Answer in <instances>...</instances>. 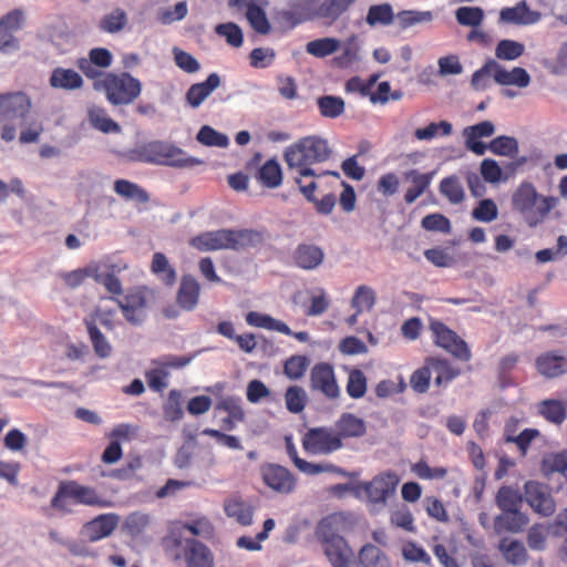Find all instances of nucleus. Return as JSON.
<instances>
[{
  "label": "nucleus",
  "instance_id": "nucleus-32",
  "mask_svg": "<svg viewBox=\"0 0 567 567\" xmlns=\"http://www.w3.org/2000/svg\"><path fill=\"white\" fill-rule=\"evenodd\" d=\"M87 120L92 127L102 133H121L120 124L109 116L106 109H104L103 106L95 104L91 105L87 109Z\"/></svg>",
  "mask_w": 567,
  "mask_h": 567
},
{
  "label": "nucleus",
  "instance_id": "nucleus-48",
  "mask_svg": "<svg viewBox=\"0 0 567 567\" xmlns=\"http://www.w3.org/2000/svg\"><path fill=\"white\" fill-rule=\"evenodd\" d=\"M342 53L336 58V63L341 68H348L359 60V41L355 34L347 38L341 44Z\"/></svg>",
  "mask_w": 567,
  "mask_h": 567
},
{
  "label": "nucleus",
  "instance_id": "nucleus-26",
  "mask_svg": "<svg viewBox=\"0 0 567 567\" xmlns=\"http://www.w3.org/2000/svg\"><path fill=\"white\" fill-rule=\"evenodd\" d=\"M220 76L217 73H210L204 82L192 84L185 95L187 104L197 109L218 86Z\"/></svg>",
  "mask_w": 567,
  "mask_h": 567
},
{
  "label": "nucleus",
  "instance_id": "nucleus-1",
  "mask_svg": "<svg viewBox=\"0 0 567 567\" xmlns=\"http://www.w3.org/2000/svg\"><path fill=\"white\" fill-rule=\"evenodd\" d=\"M264 236L254 229H217L194 236L189 245L199 251L243 250L261 244Z\"/></svg>",
  "mask_w": 567,
  "mask_h": 567
},
{
  "label": "nucleus",
  "instance_id": "nucleus-38",
  "mask_svg": "<svg viewBox=\"0 0 567 567\" xmlns=\"http://www.w3.org/2000/svg\"><path fill=\"white\" fill-rule=\"evenodd\" d=\"M114 192L126 200H135L140 204L150 202L148 193L138 184L127 179H116L114 182Z\"/></svg>",
  "mask_w": 567,
  "mask_h": 567
},
{
  "label": "nucleus",
  "instance_id": "nucleus-28",
  "mask_svg": "<svg viewBox=\"0 0 567 567\" xmlns=\"http://www.w3.org/2000/svg\"><path fill=\"white\" fill-rule=\"evenodd\" d=\"M315 20L310 0L297 3L291 10H282L278 13L279 23L286 29H293L306 21Z\"/></svg>",
  "mask_w": 567,
  "mask_h": 567
},
{
  "label": "nucleus",
  "instance_id": "nucleus-2",
  "mask_svg": "<svg viewBox=\"0 0 567 567\" xmlns=\"http://www.w3.org/2000/svg\"><path fill=\"white\" fill-rule=\"evenodd\" d=\"M553 196H542L532 183L523 182L512 195V207L529 227H536L545 220L557 205Z\"/></svg>",
  "mask_w": 567,
  "mask_h": 567
},
{
  "label": "nucleus",
  "instance_id": "nucleus-29",
  "mask_svg": "<svg viewBox=\"0 0 567 567\" xmlns=\"http://www.w3.org/2000/svg\"><path fill=\"white\" fill-rule=\"evenodd\" d=\"M567 360L564 355L554 351L544 352L536 359V369L539 374L553 379L560 377L566 372L565 364Z\"/></svg>",
  "mask_w": 567,
  "mask_h": 567
},
{
  "label": "nucleus",
  "instance_id": "nucleus-34",
  "mask_svg": "<svg viewBox=\"0 0 567 567\" xmlns=\"http://www.w3.org/2000/svg\"><path fill=\"white\" fill-rule=\"evenodd\" d=\"M256 179L266 188L274 189L282 184V169L276 158L267 159L257 171Z\"/></svg>",
  "mask_w": 567,
  "mask_h": 567
},
{
  "label": "nucleus",
  "instance_id": "nucleus-37",
  "mask_svg": "<svg viewBox=\"0 0 567 567\" xmlns=\"http://www.w3.org/2000/svg\"><path fill=\"white\" fill-rule=\"evenodd\" d=\"M537 410L546 421L560 425L567 417L566 405L555 399H546L538 403Z\"/></svg>",
  "mask_w": 567,
  "mask_h": 567
},
{
  "label": "nucleus",
  "instance_id": "nucleus-52",
  "mask_svg": "<svg viewBox=\"0 0 567 567\" xmlns=\"http://www.w3.org/2000/svg\"><path fill=\"white\" fill-rule=\"evenodd\" d=\"M452 124L447 121L439 123L432 122L425 127H420L414 131V137L419 141H431L436 136H449L452 134Z\"/></svg>",
  "mask_w": 567,
  "mask_h": 567
},
{
  "label": "nucleus",
  "instance_id": "nucleus-51",
  "mask_svg": "<svg viewBox=\"0 0 567 567\" xmlns=\"http://www.w3.org/2000/svg\"><path fill=\"white\" fill-rule=\"evenodd\" d=\"M495 66L496 61L488 59L481 69L473 73L471 86L475 91H485L489 86L491 78L495 81Z\"/></svg>",
  "mask_w": 567,
  "mask_h": 567
},
{
  "label": "nucleus",
  "instance_id": "nucleus-4",
  "mask_svg": "<svg viewBox=\"0 0 567 567\" xmlns=\"http://www.w3.org/2000/svg\"><path fill=\"white\" fill-rule=\"evenodd\" d=\"M332 151L328 141L319 136H306L289 145L284 152L288 168H311L330 158Z\"/></svg>",
  "mask_w": 567,
  "mask_h": 567
},
{
  "label": "nucleus",
  "instance_id": "nucleus-25",
  "mask_svg": "<svg viewBox=\"0 0 567 567\" xmlns=\"http://www.w3.org/2000/svg\"><path fill=\"white\" fill-rule=\"evenodd\" d=\"M218 411H224L227 416L221 420V429L231 431L236 427L237 423L245 420V412L241 406V399L238 396L221 398L215 406Z\"/></svg>",
  "mask_w": 567,
  "mask_h": 567
},
{
  "label": "nucleus",
  "instance_id": "nucleus-17",
  "mask_svg": "<svg viewBox=\"0 0 567 567\" xmlns=\"http://www.w3.org/2000/svg\"><path fill=\"white\" fill-rule=\"evenodd\" d=\"M183 556L187 567H215L210 548L195 538L185 540Z\"/></svg>",
  "mask_w": 567,
  "mask_h": 567
},
{
  "label": "nucleus",
  "instance_id": "nucleus-57",
  "mask_svg": "<svg viewBox=\"0 0 567 567\" xmlns=\"http://www.w3.org/2000/svg\"><path fill=\"white\" fill-rule=\"evenodd\" d=\"M164 416L167 421L175 422L184 416L182 409V393L178 390H171L167 401L163 405Z\"/></svg>",
  "mask_w": 567,
  "mask_h": 567
},
{
  "label": "nucleus",
  "instance_id": "nucleus-55",
  "mask_svg": "<svg viewBox=\"0 0 567 567\" xmlns=\"http://www.w3.org/2000/svg\"><path fill=\"white\" fill-rule=\"evenodd\" d=\"M522 502V496L512 487L502 486L497 492L496 505L502 512L519 509Z\"/></svg>",
  "mask_w": 567,
  "mask_h": 567
},
{
  "label": "nucleus",
  "instance_id": "nucleus-11",
  "mask_svg": "<svg viewBox=\"0 0 567 567\" xmlns=\"http://www.w3.org/2000/svg\"><path fill=\"white\" fill-rule=\"evenodd\" d=\"M309 386L311 391L321 393L330 401L338 400L341 395L333 367L327 362H320L312 367Z\"/></svg>",
  "mask_w": 567,
  "mask_h": 567
},
{
  "label": "nucleus",
  "instance_id": "nucleus-41",
  "mask_svg": "<svg viewBox=\"0 0 567 567\" xmlns=\"http://www.w3.org/2000/svg\"><path fill=\"white\" fill-rule=\"evenodd\" d=\"M505 560L512 565H523L527 560V551L519 540L503 538L498 545Z\"/></svg>",
  "mask_w": 567,
  "mask_h": 567
},
{
  "label": "nucleus",
  "instance_id": "nucleus-27",
  "mask_svg": "<svg viewBox=\"0 0 567 567\" xmlns=\"http://www.w3.org/2000/svg\"><path fill=\"white\" fill-rule=\"evenodd\" d=\"M200 285L192 275H184L176 295L177 305L187 311L193 310L199 300Z\"/></svg>",
  "mask_w": 567,
  "mask_h": 567
},
{
  "label": "nucleus",
  "instance_id": "nucleus-23",
  "mask_svg": "<svg viewBox=\"0 0 567 567\" xmlns=\"http://www.w3.org/2000/svg\"><path fill=\"white\" fill-rule=\"evenodd\" d=\"M295 171L293 181L298 185L300 193L305 196L308 202H315V192L318 188L316 177L321 174H316L312 168H289ZM322 175H332L337 179L340 178L338 172L324 171Z\"/></svg>",
  "mask_w": 567,
  "mask_h": 567
},
{
  "label": "nucleus",
  "instance_id": "nucleus-22",
  "mask_svg": "<svg viewBox=\"0 0 567 567\" xmlns=\"http://www.w3.org/2000/svg\"><path fill=\"white\" fill-rule=\"evenodd\" d=\"M286 450L291 462L301 473L307 475H317L320 473H342V470L332 463L323 462L315 464L299 457L297 449L290 439H287Z\"/></svg>",
  "mask_w": 567,
  "mask_h": 567
},
{
  "label": "nucleus",
  "instance_id": "nucleus-44",
  "mask_svg": "<svg viewBox=\"0 0 567 567\" xmlns=\"http://www.w3.org/2000/svg\"><path fill=\"white\" fill-rule=\"evenodd\" d=\"M439 190L453 205L461 204L465 198L463 185L455 175L444 177L440 182Z\"/></svg>",
  "mask_w": 567,
  "mask_h": 567
},
{
  "label": "nucleus",
  "instance_id": "nucleus-43",
  "mask_svg": "<svg viewBox=\"0 0 567 567\" xmlns=\"http://www.w3.org/2000/svg\"><path fill=\"white\" fill-rule=\"evenodd\" d=\"M246 19L258 34L266 35L271 31V25L265 10L254 2L247 4Z\"/></svg>",
  "mask_w": 567,
  "mask_h": 567
},
{
  "label": "nucleus",
  "instance_id": "nucleus-8",
  "mask_svg": "<svg viewBox=\"0 0 567 567\" xmlns=\"http://www.w3.org/2000/svg\"><path fill=\"white\" fill-rule=\"evenodd\" d=\"M152 291L146 287L131 289L123 299H115L124 319L132 326H140L146 318Z\"/></svg>",
  "mask_w": 567,
  "mask_h": 567
},
{
  "label": "nucleus",
  "instance_id": "nucleus-61",
  "mask_svg": "<svg viewBox=\"0 0 567 567\" xmlns=\"http://www.w3.org/2000/svg\"><path fill=\"white\" fill-rule=\"evenodd\" d=\"M197 141L206 146L226 147L229 143L228 137L214 130L208 125H204L197 133Z\"/></svg>",
  "mask_w": 567,
  "mask_h": 567
},
{
  "label": "nucleus",
  "instance_id": "nucleus-60",
  "mask_svg": "<svg viewBox=\"0 0 567 567\" xmlns=\"http://www.w3.org/2000/svg\"><path fill=\"white\" fill-rule=\"evenodd\" d=\"M215 32L226 39V42L234 47L239 48L243 45L244 37L241 29L234 22L220 23L215 28Z\"/></svg>",
  "mask_w": 567,
  "mask_h": 567
},
{
  "label": "nucleus",
  "instance_id": "nucleus-63",
  "mask_svg": "<svg viewBox=\"0 0 567 567\" xmlns=\"http://www.w3.org/2000/svg\"><path fill=\"white\" fill-rule=\"evenodd\" d=\"M393 20L392 7L388 3L371 6L367 14V23L370 25L390 24Z\"/></svg>",
  "mask_w": 567,
  "mask_h": 567
},
{
  "label": "nucleus",
  "instance_id": "nucleus-47",
  "mask_svg": "<svg viewBox=\"0 0 567 567\" xmlns=\"http://www.w3.org/2000/svg\"><path fill=\"white\" fill-rule=\"evenodd\" d=\"M126 23V12L121 8H116L101 19L99 28L106 33H117L125 28Z\"/></svg>",
  "mask_w": 567,
  "mask_h": 567
},
{
  "label": "nucleus",
  "instance_id": "nucleus-14",
  "mask_svg": "<svg viewBox=\"0 0 567 567\" xmlns=\"http://www.w3.org/2000/svg\"><path fill=\"white\" fill-rule=\"evenodd\" d=\"M69 498L74 504L106 508L112 506V502L103 497L94 487L78 483L76 481H65Z\"/></svg>",
  "mask_w": 567,
  "mask_h": 567
},
{
  "label": "nucleus",
  "instance_id": "nucleus-49",
  "mask_svg": "<svg viewBox=\"0 0 567 567\" xmlns=\"http://www.w3.org/2000/svg\"><path fill=\"white\" fill-rule=\"evenodd\" d=\"M308 402V395L303 388L299 385H291L286 390L285 403L290 413H301Z\"/></svg>",
  "mask_w": 567,
  "mask_h": 567
},
{
  "label": "nucleus",
  "instance_id": "nucleus-31",
  "mask_svg": "<svg viewBox=\"0 0 567 567\" xmlns=\"http://www.w3.org/2000/svg\"><path fill=\"white\" fill-rule=\"evenodd\" d=\"M495 83L503 86L515 85L518 87H526L530 83V75L520 66H515L508 71L496 61Z\"/></svg>",
  "mask_w": 567,
  "mask_h": 567
},
{
  "label": "nucleus",
  "instance_id": "nucleus-16",
  "mask_svg": "<svg viewBox=\"0 0 567 567\" xmlns=\"http://www.w3.org/2000/svg\"><path fill=\"white\" fill-rule=\"evenodd\" d=\"M323 249L315 244L301 243L292 252L293 265L302 270H313L324 260Z\"/></svg>",
  "mask_w": 567,
  "mask_h": 567
},
{
  "label": "nucleus",
  "instance_id": "nucleus-12",
  "mask_svg": "<svg viewBox=\"0 0 567 567\" xmlns=\"http://www.w3.org/2000/svg\"><path fill=\"white\" fill-rule=\"evenodd\" d=\"M260 474L264 484L278 494H290L296 488V477L281 465L265 464L260 468Z\"/></svg>",
  "mask_w": 567,
  "mask_h": 567
},
{
  "label": "nucleus",
  "instance_id": "nucleus-35",
  "mask_svg": "<svg viewBox=\"0 0 567 567\" xmlns=\"http://www.w3.org/2000/svg\"><path fill=\"white\" fill-rule=\"evenodd\" d=\"M358 560L362 567H392L388 555L370 543L360 548Z\"/></svg>",
  "mask_w": 567,
  "mask_h": 567
},
{
  "label": "nucleus",
  "instance_id": "nucleus-54",
  "mask_svg": "<svg viewBox=\"0 0 567 567\" xmlns=\"http://www.w3.org/2000/svg\"><path fill=\"white\" fill-rule=\"evenodd\" d=\"M488 148L495 155L515 157L518 153V143L515 137L502 135L495 137Z\"/></svg>",
  "mask_w": 567,
  "mask_h": 567
},
{
  "label": "nucleus",
  "instance_id": "nucleus-53",
  "mask_svg": "<svg viewBox=\"0 0 567 567\" xmlns=\"http://www.w3.org/2000/svg\"><path fill=\"white\" fill-rule=\"evenodd\" d=\"M523 43L514 40H501L495 48V56L499 60L514 61L524 54Z\"/></svg>",
  "mask_w": 567,
  "mask_h": 567
},
{
  "label": "nucleus",
  "instance_id": "nucleus-50",
  "mask_svg": "<svg viewBox=\"0 0 567 567\" xmlns=\"http://www.w3.org/2000/svg\"><path fill=\"white\" fill-rule=\"evenodd\" d=\"M368 380L360 369L349 371L346 390L351 399H361L367 393Z\"/></svg>",
  "mask_w": 567,
  "mask_h": 567
},
{
  "label": "nucleus",
  "instance_id": "nucleus-30",
  "mask_svg": "<svg viewBox=\"0 0 567 567\" xmlns=\"http://www.w3.org/2000/svg\"><path fill=\"white\" fill-rule=\"evenodd\" d=\"M49 84L53 89L65 91L79 90L83 86L84 81L80 73L73 69L55 68L49 79Z\"/></svg>",
  "mask_w": 567,
  "mask_h": 567
},
{
  "label": "nucleus",
  "instance_id": "nucleus-58",
  "mask_svg": "<svg viewBox=\"0 0 567 567\" xmlns=\"http://www.w3.org/2000/svg\"><path fill=\"white\" fill-rule=\"evenodd\" d=\"M375 303V293L372 288L368 286H359L352 297L351 305L358 310L363 312L371 310Z\"/></svg>",
  "mask_w": 567,
  "mask_h": 567
},
{
  "label": "nucleus",
  "instance_id": "nucleus-62",
  "mask_svg": "<svg viewBox=\"0 0 567 567\" xmlns=\"http://www.w3.org/2000/svg\"><path fill=\"white\" fill-rule=\"evenodd\" d=\"M148 523V515L135 512L125 518L123 523V529L127 535L135 537L141 535L146 529Z\"/></svg>",
  "mask_w": 567,
  "mask_h": 567
},
{
  "label": "nucleus",
  "instance_id": "nucleus-36",
  "mask_svg": "<svg viewBox=\"0 0 567 567\" xmlns=\"http://www.w3.org/2000/svg\"><path fill=\"white\" fill-rule=\"evenodd\" d=\"M224 511L228 517L235 518L243 526H249L252 523V508L240 498L226 499Z\"/></svg>",
  "mask_w": 567,
  "mask_h": 567
},
{
  "label": "nucleus",
  "instance_id": "nucleus-20",
  "mask_svg": "<svg viewBox=\"0 0 567 567\" xmlns=\"http://www.w3.org/2000/svg\"><path fill=\"white\" fill-rule=\"evenodd\" d=\"M435 172L421 173L417 169H409L404 172L403 178L412 185L406 188L404 193V202L408 205L413 204L420 196H422L430 187Z\"/></svg>",
  "mask_w": 567,
  "mask_h": 567
},
{
  "label": "nucleus",
  "instance_id": "nucleus-40",
  "mask_svg": "<svg viewBox=\"0 0 567 567\" xmlns=\"http://www.w3.org/2000/svg\"><path fill=\"white\" fill-rule=\"evenodd\" d=\"M151 271L165 285L172 287L177 279L176 270L169 265L163 252H155L152 258Z\"/></svg>",
  "mask_w": 567,
  "mask_h": 567
},
{
  "label": "nucleus",
  "instance_id": "nucleus-56",
  "mask_svg": "<svg viewBox=\"0 0 567 567\" xmlns=\"http://www.w3.org/2000/svg\"><path fill=\"white\" fill-rule=\"evenodd\" d=\"M455 18L461 25L477 28L484 20V11L480 7H460Z\"/></svg>",
  "mask_w": 567,
  "mask_h": 567
},
{
  "label": "nucleus",
  "instance_id": "nucleus-13",
  "mask_svg": "<svg viewBox=\"0 0 567 567\" xmlns=\"http://www.w3.org/2000/svg\"><path fill=\"white\" fill-rule=\"evenodd\" d=\"M31 100L24 92L0 94V109L3 121L24 118L31 110Z\"/></svg>",
  "mask_w": 567,
  "mask_h": 567
},
{
  "label": "nucleus",
  "instance_id": "nucleus-33",
  "mask_svg": "<svg viewBox=\"0 0 567 567\" xmlns=\"http://www.w3.org/2000/svg\"><path fill=\"white\" fill-rule=\"evenodd\" d=\"M527 524L528 517L519 512V509H515L502 512V514L495 518L494 527L497 533H519Z\"/></svg>",
  "mask_w": 567,
  "mask_h": 567
},
{
  "label": "nucleus",
  "instance_id": "nucleus-19",
  "mask_svg": "<svg viewBox=\"0 0 567 567\" xmlns=\"http://www.w3.org/2000/svg\"><path fill=\"white\" fill-rule=\"evenodd\" d=\"M315 19H320L329 24L336 22L343 13H346L357 0H323L317 3L310 0Z\"/></svg>",
  "mask_w": 567,
  "mask_h": 567
},
{
  "label": "nucleus",
  "instance_id": "nucleus-64",
  "mask_svg": "<svg viewBox=\"0 0 567 567\" xmlns=\"http://www.w3.org/2000/svg\"><path fill=\"white\" fill-rule=\"evenodd\" d=\"M421 226L429 231H440L450 234L452 230L451 221L440 213L429 214L421 220Z\"/></svg>",
  "mask_w": 567,
  "mask_h": 567
},
{
  "label": "nucleus",
  "instance_id": "nucleus-9",
  "mask_svg": "<svg viewBox=\"0 0 567 567\" xmlns=\"http://www.w3.org/2000/svg\"><path fill=\"white\" fill-rule=\"evenodd\" d=\"M343 443L330 426L309 429L302 437V447L307 453L315 455H328L340 449Z\"/></svg>",
  "mask_w": 567,
  "mask_h": 567
},
{
  "label": "nucleus",
  "instance_id": "nucleus-42",
  "mask_svg": "<svg viewBox=\"0 0 567 567\" xmlns=\"http://www.w3.org/2000/svg\"><path fill=\"white\" fill-rule=\"evenodd\" d=\"M84 324L95 354L101 359L109 358L112 353V346L100 331L94 320H84Z\"/></svg>",
  "mask_w": 567,
  "mask_h": 567
},
{
  "label": "nucleus",
  "instance_id": "nucleus-7",
  "mask_svg": "<svg viewBox=\"0 0 567 567\" xmlns=\"http://www.w3.org/2000/svg\"><path fill=\"white\" fill-rule=\"evenodd\" d=\"M429 329L434 343L460 361L467 362L472 358L468 344L455 331L437 319H430Z\"/></svg>",
  "mask_w": 567,
  "mask_h": 567
},
{
  "label": "nucleus",
  "instance_id": "nucleus-39",
  "mask_svg": "<svg viewBox=\"0 0 567 567\" xmlns=\"http://www.w3.org/2000/svg\"><path fill=\"white\" fill-rule=\"evenodd\" d=\"M427 364L431 373H435L434 382L439 386L451 382L461 373L460 369L453 368L446 359L427 358Z\"/></svg>",
  "mask_w": 567,
  "mask_h": 567
},
{
  "label": "nucleus",
  "instance_id": "nucleus-46",
  "mask_svg": "<svg viewBox=\"0 0 567 567\" xmlns=\"http://www.w3.org/2000/svg\"><path fill=\"white\" fill-rule=\"evenodd\" d=\"M341 42L334 38H321L310 41L306 45V51L316 58H326L340 49Z\"/></svg>",
  "mask_w": 567,
  "mask_h": 567
},
{
  "label": "nucleus",
  "instance_id": "nucleus-21",
  "mask_svg": "<svg viewBox=\"0 0 567 567\" xmlns=\"http://www.w3.org/2000/svg\"><path fill=\"white\" fill-rule=\"evenodd\" d=\"M117 514H101L84 525V533L91 542H97L110 536L118 524Z\"/></svg>",
  "mask_w": 567,
  "mask_h": 567
},
{
  "label": "nucleus",
  "instance_id": "nucleus-45",
  "mask_svg": "<svg viewBox=\"0 0 567 567\" xmlns=\"http://www.w3.org/2000/svg\"><path fill=\"white\" fill-rule=\"evenodd\" d=\"M317 105L320 115L327 118H337L344 112L343 99L334 95H323L318 97Z\"/></svg>",
  "mask_w": 567,
  "mask_h": 567
},
{
  "label": "nucleus",
  "instance_id": "nucleus-5",
  "mask_svg": "<svg viewBox=\"0 0 567 567\" xmlns=\"http://www.w3.org/2000/svg\"><path fill=\"white\" fill-rule=\"evenodd\" d=\"M135 158L144 163L172 167H189L202 163L197 158L187 156L182 148L162 141L144 144L136 151Z\"/></svg>",
  "mask_w": 567,
  "mask_h": 567
},
{
  "label": "nucleus",
  "instance_id": "nucleus-59",
  "mask_svg": "<svg viewBox=\"0 0 567 567\" xmlns=\"http://www.w3.org/2000/svg\"><path fill=\"white\" fill-rule=\"evenodd\" d=\"M309 365V360L305 355H291L284 364V373L290 380L301 379Z\"/></svg>",
  "mask_w": 567,
  "mask_h": 567
},
{
  "label": "nucleus",
  "instance_id": "nucleus-18",
  "mask_svg": "<svg viewBox=\"0 0 567 567\" xmlns=\"http://www.w3.org/2000/svg\"><path fill=\"white\" fill-rule=\"evenodd\" d=\"M525 495L530 507L535 512L548 516L555 512V502L546 487L536 482H528L525 485Z\"/></svg>",
  "mask_w": 567,
  "mask_h": 567
},
{
  "label": "nucleus",
  "instance_id": "nucleus-15",
  "mask_svg": "<svg viewBox=\"0 0 567 567\" xmlns=\"http://www.w3.org/2000/svg\"><path fill=\"white\" fill-rule=\"evenodd\" d=\"M542 13L532 10L525 0L517 2L514 7H505L499 11L498 22L513 25H528L538 22Z\"/></svg>",
  "mask_w": 567,
  "mask_h": 567
},
{
  "label": "nucleus",
  "instance_id": "nucleus-6",
  "mask_svg": "<svg viewBox=\"0 0 567 567\" xmlns=\"http://www.w3.org/2000/svg\"><path fill=\"white\" fill-rule=\"evenodd\" d=\"M318 536L323 554L332 567H357L353 560V550L342 536L324 525L319 526Z\"/></svg>",
  "mask_w": 567,
  "mask_h": 567
},
{
  "label": "nucleus",
  "instance_id": "nucleus-24",
  "mask_svg": "<svg viewBox=\"0 0 567 567\" xmlns=\"http://www.w3.org/2000/svg\"><path fill=\"white\" fill-rule=\"evenodd\" d=\"M340 442L344 439L361 437L367 432L365 422L353 413L344 412L336 421L332 427Z\"/></svg>",
  "mask_w": 567,
  "mask_h": 567
},
{
  "label": "nucleus",
  "instance_id": "nucleus-10",
  "mask_svg": "<svg viewBox=\"0 0 567 567\" xmlns=\"http://www.w3.org/2000/svg\"><path fill=\"white\" fill-rule=\"evenodd\" d=\"M400 483L399 475L393 471L382 472L371 481L360 485L367 499L372 505H386L388 499L394 495Z\"/></svg>",
  "mask_w": 567,
  "mask_h": 567
},
{
  "label": "nucleus",
  "instance_id": "nucleus-3",
  "mask_svg": "<svg viewBox=\"0 0 567 567\" xmlns=\"http://www.w3.org/2000/svg\"><path fill=\"white\" fill-rule=\"evenodd\" d=\"M93 89L103 92L111 105H130L142 93V82L128 72H106Z\"/></svg>",
  "mask_w": 567,
  "mask_h": 567
}]
</instances>
